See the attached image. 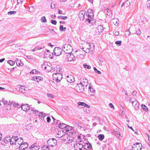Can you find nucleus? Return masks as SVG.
Returning <instances> with one entry per match:
<instances>
[{"mask_svg": "<svg viewBox=\"0 0 150 150\" xmlns=\"http://www.w3.org/2000/svg\"><path fill=\"white\" fill-rule=\"evenodd\" d=\"M30 74H38L39 73H40V72L39 71H38L36 70V69H33L31 71H30Z\"/></svg>", "mask_w": 150, "mask_h": 150, "instance_id": "obj_33", "label": "nucleus"}, {"mask_svg": "<svg viewBox=\"0 0 150 150\" xmlns=\"http://www.w3.org/2000/svg\"><path fill=\"white\" fill-rule=\"evenodd\" d=\"M63 26L62 25H60L59 26V30L61 31H63Z\"/></svg>", "mask_w": 150, "mask_h": 150, "instance_id": "obj_58", "label": "nucleus"}, {"mask_svg": "<svg viewBox=\"0 0 150 150\" xmlns=\"http://www.w3.org/2000/svg\"><path fill=\"white\" fill-rule=\"evenodd\" d=\"M28 146V144L26 142L23 143V142L21 143L20 148L22 150H24L27 148Z\"/></svg>", "mask_w": 150, "mask_h": 150, "instance_id": "obj_14", "label": "nucleus"}, {"mask_svg": "<svg viewBox=\"0 0 150 150\" xmlns=\"http://www.w3.org/2000/svg\"><path fill=\"white\" fill-rule=\"evenodd\" d=\"M16 13V11H10L8 12L7 14L9 15L15 14Z\"/></svg>", "mask_w": 150, "mask_h": 150, "instance_id": "obj_38", "label": "nucleus"}, {"mask_svg": "<svg viewBox=\"0 0 150 150\" xmlns=\"http://www.w3.org/2000/svg\"><path fill=\"white\" fill-rule=\"evenodd\" d=\"M58 18H61L62 19L65 20L67 18V16H59L58 17Z\"/></svg>", "mask_w": 150, "mask_h": 150, "instance_id": "obj_44", "label": "nucleus"}, {"mask_svg": "<svg viewBox=\"0 0 150 150\" xmlns=\"http://www.w3.org/2000/svg\"><path fill=\"white\" fill-rule=\"evenodd\" d=\"M136 32L135 33V34H137L138 35H139L141 34V32L140 30L139 29H135Z\"/></svg>", "mask_w": 150, "mask_h": 150, "instance_id": "obj_40", "label": "nucleus"}, {"mask_svg": "<svg viewBox=\"0 0 150 150\" xmlns=\"http://www.w3.org/2000/svg\"><path fill=\"white\" fill-rule=\"evenodd\" d=\"M14 137H12L10 140V144L11 145L15 144L16 145V143L14 142Z\"/></svg>", "mask_w": 150, "mask_h": 150, "instance_id": "obj_32", "label": "nucleus"}, {"mask_svg": "<svg viewBox=\"0 0 150 150\" xmlns=\"http://www.w3.org/2000/svg\"><path fill=\"white\" fill-rule=\"evenodd\" d=\"M142 147V145L141 143L137 142L132 146V150H141Z\"/></svg>", "mask_w": 150, "mask_h": 150, "instance_id": "obj_6", "label": "nucleus"}, {"mask_svg": "<svg viewBox=\"0 0 150 150\" xmlns=\"http://www.w3.org/2000/svg\"><path fill=\"white\" fill-rule=\"evenodd\" d=\"M41 21L42 22L46 23L47 22V20L45 16H43L41 18Z\"/></svg>", "mask_w": 150, "mask_h": 150, "instance_id": "obj_41", "label": "nucleus"}, {"mask_svg": "<svg viewBox=\"0 0 150 150\" xmlns=\"http://www.w3.org/2000/svg\"><path fill=\"white\" fill-rule=\"evenodd\" d=\"M34 146L33 145H31L29 147L30 149V150H35V149H34Z\"/></svg>", "mask_w": 150, "mask_h": 150, "instance_id": "obj_57", "label": "nucleus"}, {"mask_svg": "<svg viewBox=\"0 0 150 150\" xmlns=\"http://www.w3.org/2000/svg\"><path fill=\"white\" fill-rule=\"evenodd\" d=\"M66 125L63 123H60L59 125V127L60 128L62 129H64V128H65V127H66Z\"/></svg>", "mask_w": 150, "mask_h": 150, "instance_id": "obj_28", "label": "nucleus"}, {"mask_svg": "<svg viewBox=\"0 0 150 150\" xmlns=\"http://www.w3.org/2000/svg\"><path fill=\"white\" fill-rule=\"evenodd\" d=\"M79 122H73V125L75 127H78V124Z\"/></svg>", "mask_w": 150, "mask_h": 150, "instance_id": "obj_50", "label": "nucleus"}, {"mask_svg": "<svg viewBox=\"0 0 150 150\" xmlns=\"http://www.w3.org/2000/svg\"><path fill=\"white\" fill-rule=\"evenodd\" d=\"M42 149L43 150H49V146H45L42 147Z\"/></svg>", "mask_w": 150, "mask_h": 150, "instance_id": "obj_46", "label": "nucleus"}, {"mask_svg": "<svg viewBox=\"0 0 150 150\" xmlns=\"http://www.w3.org/2000/svg\"><path fill=\"white\" fill-rule=\"evenodd\" d=\"M83 66L84 68L87 69H90L91 68L90 66L88 65L86 63H85L83 64Z\"/></svg>", "mask_w": 150, "mask_h": 150, "instance_id": "obj_37", "label": "nucleus"}, {"mask_svg": "<svg viewBox=\"0 0 150 150\" xmlns=\"http://www.w3.org/2000/svg\"><path fill=\"white\" fill-rule=\"evenodd\" d=\"M147 7L150 8V0H148L146 3Z\"/></svg>", "mask_w": 150, "mask_h": 150, "instance_id": "obj_51", "label": "nucleus"}, {"mask_svg": "<svg viewBox=\"0 0 150 150\" xmlns=\"http://www.w3.org/2000/svg\"><path fill=\"white\" fill-rule=\"evenodd\" d=\"M98 138L100 141L103 140L104 138V135L103 134H100L98 136Z\"/></svg>", "mask_w": 150, "mask_h": 150, "instance_id": "obj_31", "label": "nucleus"}, {"mask_svg": "<svg viewBox=\"0 0 150 150\" xmlns=\"http://www.w3.org/2000/svg\"><path fill=\"white\" fill-rule=\"evenodd\" d=\"M77 138L78 140L80 142L79 143H82L83 142L82 141V140L81 138V136H78Z\"/></svg>", "mask_w": 150, "mask_h": 150, "instance_id": "obj_55", "label": "nucleus"}, {"mask_svg": "<svg viewBox=\"0 0 150 150\" xmlns=\"http://www.w3.org/2000/svg\"><path fill=\"white\" fill-rule=\"evenodd\" d=\"M78 78L79 80H80V83L85 86L86 87L88 84V80L84 77H81V76L78 75Z\"/></svg>", "mask_w": 150, "mask_h": 150, "instance_id": "obj_4", "label": "nucleus"}, {"mask_svg": "<svg viewBox=\"0 0 150 150\" xmlns=\"http://www.w3.org/2000/svg\"><path fill=\"white\" fill-rule=\"evenodd\" d=\"M34 146V149H35V150H38L40 149V146H37V144H33Z\"/></svg>", "mask_w": 150, "mask_h": 150, "instance_id": "obj_45", "label": "nucleus"}, {"mask_svg": "<svg viewBox=\"0 0 150 150\" xmlns=\"http://www.w3.org/2000/svg\"><path fill=\"white\" fill-rule=\"evenodd\" d=\"M109 106L110 108H111L114 109V106L112 104V103H110L109 104Z\"/></svg>", "mask_w": 150, "mask_h": 150, "instance_id": "obj_59", "label": "nucleus"}, {"mask_svg": "<svg viewBox=\"0 0 150 150\" xmlns=\"http://www.w3.org/2000/svg\"><path fill=\"white\" fill-rule=\"evenodd\" d=\"M21 108L23 111H28L30 108L29 105L28 104H22Z\"/></svg>", "mask_w": 150, "mask_h": 150, "instance_id": "obj_16", "label": "nucleus"}, {"mask_svg": "<svg viewBox=\"0 0 150 150\" xmlns=\"http://www.w3.org/2000/svg\"><path fill=\"white\" fill-rule=\"evenodd\" d=\"M122 43L121 41H117L115 42V43L119 46Z\"/></svg>", "mask_w": 150, "mask_h": 150, "instance_id": "obj_54", "label": "nucleus"}, {"mask_svg": "<svg viewBox=\"0 0 150 150\" xmlns=\"http://www.w3.org/2000/svg\"><path fill=\"white\" fill-rule=\"evenodd\" d=\"M45 115V114L43 112H40L39 113V114H38V115L39 116V118L42 119L44 118Z\"/></svg>", "mask_w": 150, "mask_h": 150, "instance_id": "obj_29", "label": "nucleus"}, {"mask_svg": "<svg viewBox=\"0 0 150 150\" xmlns=\"http://www.w3.org/2000/svg\"><path fill=\"white\" fill-rule=\"evenodd\" d=\"M47 96L50 98H54V96L52 94L50 93H47Z\"/></svg>", "mask_w": 150, "mask_h": 150, "instance_id": "obj_53", "label": "nucleus"}, {"mask_svg": "<svg viewBox=\"0 0 150 150\" xmlns=\"http://www.w3.org/2000/svg\"><path fill=\"white\" fill-rule=\"evenodd\" d=\"M129 101L131 102L132 104L134 103L135 101L137 100L134 98H129Z\"/></svg>", "mask_w": 150, "mask_h": 150, "instance_id": "obj_36", "label": "nucleus"}, {"mask_svg": "<svg viewBox=\"0 0 150 150\" xmlns=\"http://www.w3.org/2000/svg\"><path fill=\"white\" fill-rule=\"evenodd\" d=\"M86 87L80 83H78L76 86V90L78 92H82L84 91V89Z\"/></svg>", "mask_w": 150, "mask_h": 150, "instance_id": "obj_5", "label": "nucleus"}, {"mask_svg": "<svg viewBox=\"0 0 150 150\" xmlns=\"http://www.w3.org/2000/svg\"><path fill=\"white\" fill-rule=\"evenodd\" d=\"M15 105H16L15 106L16 107H17L18 108L21 107V105H20L19 104H18V103L15 104Z\"/></svg>", "mask_w": 150, "mask_h": 150, "instance_id": "obj_63", "label": "nucleus"}, {"mask_svg": "<svg viewBox=\"0 0 150 150\" xmlns=\"http://www.w3.org/2000/svg\"><path fill=\"white\" fill-rule=\"evenodd\" d=\"M7 63L11 66L15 64V62L12 60H9L7 61Z\"/></svg>", "mask_w": 150, "mask_h": 150, "instance_id": "obj_39", "label": "nucleus"}, {"mask_svg": "<svg viewBox=\"0 0 150 150\" xmlns=\"http://www.w3.org/2000/svg\"><path fill=\"white\" fill-rule=\"evenodd\" d=\"M142 108L144 110H145V111H148V108L147 106L144 105H142Z\"/></svg>", "mask_w": 150, "mask_h": 150, "instance_id": "obj_34", "label": "nucleus"}, {"mask_svg": "<svg viewBox=\"0 0 150 150\" xmlns=\"http://www.w3.org/2000/svg\"><path fill=\"white\" fill-rule=\"evenodd\" d=\"M43 79V78L42 77L39 76H34L32 79V80L36 81L38 83L40 81H42Z\"/></svg>", "mask_w": 150, "mask_h": 150, "instance_id": "obj_18", "label": "nucleus"}, {"mask_svg": "<svg viewBox=\"0 0 150 150\" xmlns=\"http://www.w3.org/2000/svg\"><path fill=\"white\" fill-rule=\"evenodd\" d=\"M97 30L99 33L102 32L103 30V27L102 25H99L97 28Z\"/></svg>", "mask_w": 150, "mask_h": 150, "instance_id": "obj_27", "label": "nucleus"}, {"mask_svg": "<svg viewBox=\"0 0 150 150\" xmlns=\"http://www.w3.org/2000/svg\"><path fill=\"white\" fill-rule=\"evenodd\" d=\"M75 150H82L83 147L82 143H77L74 146Z\"/></svg>", "mask_w": 150, "mask_h": 150, "instance_id": "obj_10", "label": "nucleus"}, {"mask_svg": "<svg viewBox=\"0 0 150 150\" xmlns=\"http://www.w3.org/2000/svg\"><path fill=\"white\" fill-rule=\"evenodd\" d=\"M51 22L52 24L54 25H56L57 23V21L56 20H52L51 21Z\"/></svg>", "mask_w": 150, "mask_h": 150, "instance_id": "obj_56", "label": "nucleus"}, {"mask_svg": "<svg viewBox=\"0 0 150 150\" xmlns=\"http://www.w3.org/2000/svg\"><path fill=\"white\" fill-rule=\"evenodd\" d=\"M44 66H45L44 69L48 71H50L52 69V67H51V64L50 62L47 63L46 64H44L42 66V67H43Z\"/></svg>", "mask_w": 150, "mask_h": 150, "instance_id": "obj_12", "label": "nucleus"}, {"mask_svg": "<svg viewBox=\"0 0 150 150\" xmlns=\"http://www.w3.org/2000/svg\"><path fill=\"white\" fill-rule=\"evenodd\" d=\"M12 137H14V142L16 143V144H17V141L18 140H18H20V141H22V142H23V139L21 138H17V137H16L15 136H13Z\"/></svg>", "mask_w": 150, "mask_h": 150, "instance_id": "obj_30", "label": "nucleus"}, {"mask_svg": "<svg viewBox=\"0 0 150 150\" xmlns=\"http://www.w3.org/2000/svg\"><path fill=\"white\" fill-rule=\"evenodd\" d=\"M54 70H56V73L54 74H57V73H61V70L62 69L60 68L59 66H57L55 68H54Z\"/></svg>", "mask_w": 150, "mask_h": 150, "instance_id": "obj_24", "label": "nucleus"}, {"mask_svg": "<svg viewBox=\"0 0 150 150\" xmlns=\"http://www.w3.org/2000/svg\"><path fill=\"white\" fill-rule=\"evenodd\" d=\"M130 4V1L128 0L125 3H124L122 5L121 7H122L124 5L126 7H127Z\"/></svg>", "mask_w": 150, "mask_h": 150, "instance_id": "obj_26", "label": "nucleus"}, {"mask_svg": "<svg viewBox=\"0 0 150 150\" xmlns=\"http://www.w3.org/2000/svg\"><path fill=\"white\" fill-rule=\"evenodd\" d=\"M111 21L115 25H117L119 23V20L117 18H113L112 19Z\"/></svg>", "mask_w": 150, "mask_h": 150, "instance_id": "obj_23", "label": "nucleus"}, {"mask_svg": "<svg viewBox=\"0 0 150 150\" xmlns=\"http://www.w3.org/2000/svg\"><path fill=\"white\" fill-rule=\"evenodd\" d=\"M16 89L17 90L23 93H26L28 90L27 88H25L24 86L22 85H18Z\"/></svg>", "mask_w": 150, "mask_h": 150, "instance_id": "obj_7", "label": "nucleus"}, {"mask_svg": "<svg viewBox=\"0 0 150 150\" xmlns=\"http://www.w3.org/2000/svg\"><path fill=\"white\" fill-rule=\"evenodd\" d=\"M59 121V120H57L56 119H55L53 121L54 123V125H57V124L58 122Z\"/></svg>", "mask_w": 150, "mask_h": 150, "instance_id": "obj_61", "label": "nucleus"}, {"mask_svg": "<svg viewBox=\"0 0 150 150\" xmlns=\"http://www.w3.org/2000/svg\"><path fill=\"white\" fill-rule=\"evenodd\" d=\"M92 21L91 22V24H93L95 23L96 22V20L95 19H92L91 20Z\"/></svg>", "mask_w": 150, "mask_h": 150, "instance_id": "obj_64", "label": "nucleus"}, {"mask_svg": "<svg viewBox=\"0 0 150 150\" xmlns=\"http://www.w3.org/2000/svg\"><path fill=\"white\" fill-rule=\"evenodd\" d=\"M92 147L91 145V144L89 142L85 143L83 145V148L86 150H88V149H90Z\"/></svg>", "mask_w": 150, "mask_h": 150, "instance_id": "obj_19", "label": "nucleus"}, {"mask_svg": "<svg viewBox=\"0 0 150 150\" xmlns=\"http://www.w3.org/2000/svg\"><path fill=\"white\" fill-rule=\"evenodd\" d=\"M72 127L70 126L69 125H66V127H65V128L68 129H71V128Z\"/></svg>", "mask_w": 150, "mask_h": 150, "instance_id": "obj_60", "label": "nucleus"}, {"mask_svg": "<svg viewBox=\"0 0 150 150\" xmlns=\"http://www.w3.org/2000/svg\"><path fill=\"white\" fill-rule=\"evenodd\" d=\"M52 76L53 79L56 82H59L62 78V75L61 73L54 74Z\"/></svg>", "mask_w": 150, "mask_h": 150, "instance_id": "obj_2", "label": "nucleus"}, {"mask_svg": "<svg viewBox=\"0 0 150 150\" xmlns=\"http://www.w3.org/2000/svg\"><path fill=\"white\" fill-rule=\"evenodd\" d=\"M85 12L83 11H81L79 14V17L80 19H83L84 18Z\"/></svg>", "mask_w": 150, "mask_h": 150, "instance_id": "obj_22", "label": "nucleus"}, {"mask_svg": "<svg viewBox=\"0 0 150 150\" xmlns=\"http://www.w3.org/2000/svg\"><path fill=\"white\" fill-rule=\"evenodd\" d=\"M83 126L84 125L83 124L79 122L78 124V127H77L76 128H78L79 129H81L83 128Z\"/></svg>", "mask_w": 150, "mask_h": 150, "instance_id": "obj_35", "label": "nucleus"}, {"mask_svg": "<svg viewBox=\"0 0 150 150\" xmlns=\"http://www.w3.org/2000/svg\"><path fill=\"white\" fill-rule=\"evenodd\" d=\"M132 105L135 110H137L139 109V103L137 100L134 101V103L132 104Z\"/></svg>", "mask_w": 150, "mask_h": 150, "instance_id": "obj_20", "label": "nucleus"}, {"mask_svg": "<svg viewBox=\"0 0 150 150\" xmlns=\"http://www.w3.org/2000/svg\"><path fill=\"white\" fill-rule=\"evenodd\" d=\"M33 111V112H34V114H35L36 115H38V114H39V112L38 110H35V109H34V110H33V111Z\"/></svg>", "mask_w": 150, "mask_h": 150, "instance_id": "obj_52", "label": "nucleus"}, {"mask_svg": "<svg viewBox=\"0 0 150 150\" xmlns=\"http://www.w3.org/2000/svg\"><path fill=\"white\" fill-rule=\"evenodd\" d=\"M79 105H82L84 106L85 103L83 102H79L77 103Z\"/></svg>", "mask_w": 150, "mask_h": 150, "instance_id": "obj_49", "label": "nucleus"}, {"mask_svg": "<svg viewBox=\"0 0 150 150\" xmlns=\"http://www.w3.org/2000/svg\"><path fill=\"white\" fill-rule=\"evenodd\" d=\"M62 50L66 54L71 53L73 50V48L70 45L64 44L62 46Z\"/></svg>", "mask_w": 150, "mask_h": 150, "instance_id": "obj_1", "label": "nucleus"}, {"mask_svg": "<svg viewBox=\"0 0 150 150\" xmlns=\"http://www.w3.org/2000/svg\"><path fill=\"white\" fill-rule=\"evenodd\" d=\"M62 49L58 47H55L53 53H52V55L54 54L56 56H59L62 53Z\"/></svg>", "mask_w": 150, "mask_h": 150, "instance_id": "obj_3", "label": "nucleus"}, {"mask_svg": "<svg viewBox=\"0 0 150 150\" xmlns=\"http://www.w3.org/2000/svg\"><path fill=\"white\" fill-rule=\"evenodd\" d=\"M44 55L45 57H50L51 59L53 58L52 56L51 57L52 53H51L49 50H47L44 52Z\"/></svg>", "mask_w": 150, "mask_h": 150, "instance_id": "obj_15", "label": "nucleus"}, {"mask_svg": "<svg viewBox=\"0 0 150 150\" xmlns=\"http://www.w3.org/2000/svg\"><path fill=\"white\" fill-rule=\"evenodd\" d=\"M93 10L91 9H89L87 11V13H90L92 14H93Z\"/></svg>", "mask_w": 150, "mask_h": 150, "instance_id": "obj_47", "label": "nucleus"}, {"mask_svg": "<svg viewBox=\"0 0 150 150\" xmlns=\"http://www.w3.org/2000/svg\"><path fill=\"white\" fill-rule=\"evenodd\" d=\"M66 79L68 82L72 83L74 81V78L73 76H66Z\"/></svg>", "mask_w": 150, "mask_h": 150, "instance_id": "obj_17", "label": "nucleus"}, {"mask_svg": "<svg viewBox=\"0 0 150 150\" xmlns=\"http://www.w3.org/2000/svg\"><path fill=\"white\" fill-rule=\"evenodd\" d=\"M47 121L48 122H50L51 120V119L49 117H47Z\"/></svg>", "mask_w": 150, "mask_h": 150, "instance_id": "obj_62", "label": "nucleus"}, {"mask_svg": "<svg viewBox=\"0 0 150 150\" xmlns=\"http://www.w3.org/2000/svg\"><path fill=\"white\" fill-rule=\"evenodd\" d=\"M15 61L17 65L18 66H22L23 64L21 62V61L19 60L18 59H16Z\"/></svg>", "mask_w": 150, "mask_h": 150, "instance_id": "obj_25", "label": "nucleus"}, {"mask_svg": "<svg viewBox=\"0 0 150 150\" xmlns=\"http://www.w3.org/2000/svg\"><path fill=\"white\" fill-rule=\"evenodd\" d=\"M7 101L5 100L4 98H2L1 102L3 103L4 105H6Z\"/></svg>", "mask_w": 150, "mask_h": 150, "instance_id": "obj_48", "label": "nucleus"}, {"mask_svg": "<svg viewBox=\"0 0 150 150\" xmlns=\"http://www.w3.org/2000/svg\"><path fill=\"white\" fill-rule=\"evenodd\" d=\"M93 69L96 73H97V74H101V72H100L98 70L96 67H94L93 68Z\"/></svg>", "mask_w": 150, "mask_h": 150, "instance_id": "obj_43", "label": "nucleus"}, {"mask_svg": "<svg viewBox=\"0 0 150 150\" xmlns=\"http://www.w3.org/2000/svg\"><path fill=\"white\" fill-rule=\"evenodd\" d=\"M45 48V46L43 45L38 46L36 47L33 49L31 51L33 52L37 50H40L41 49H43Z\"/></svg>", "mask_w": 150, "mask_h": 150, "instance_id": "obj_21", "label": "nucleus"}, {"mask_svg": "<svg viewBox=\"0 0 150 150\" xmlns=\"http://www.w3.org/2000/svg\"><path fill=\"white\" fill-rule=\"evenodd\" d=\"M67 54H66V56L67 58V61L70 62L74 60L75 57L74 56L73 54L71 53Z\"/></svg>", "mask_w": 150, "mask_h": 150, "instance_id": "obj_11", "label": "nucleus"}, {"mask_svg": "<svg viewBox=\"0 0 150 150\" xmlns=\"http://www.w3.org/2000/svg\"><path fill=\"white\" fill-rule=\"evenodd\" d=\"M89 47L88 48H87L85 50H83V49H84V47L82 48V49L83 51H84L87 53H88L91 51H93V50L94 49V45L93 44H89Z\"/></svg>", "mask_w": 150, "mask_h": 150, "instance_id": "obj_9", "label": "nucleus"}, {"mask_svg": "<svg viewBox=\"0 0 150 150\" xmlns=\"http://www.w3.org/2000/svg\"><path fill=\"white\" fill-rule=\"evenodd\" d=\"M115 135L117 137V138H119L120 136V132H115L114 133Z\"/></svg>", "mask_w": 150, "mask_h": 150, "instance_id": "obj_42", "label": "nucleus"}, {"mask_svg": "<svg viewBox=\"0 0 150 150\" xmlns=\"http://www.w3.org/2000/svg\"><path fill=\"white\" fill-rule=\"evenodd\" d=\"M92 85L90 83L88 86V92L89 94L91 96H93L94 95L95 91L93 88Z\"/></svg>", "mask_w": 150, "mask_h": 150, "instance_id": "obj_13", "label": "nucleus"}, {"mask_svg": "<svg viewBox=\"0 0 150 150\" xmlns=\"http://www.w3.org/2000/svg\"><path fill=\"white\" fill-rule=\"evenodd\" d=\"M57 143V140L54 138L50 139L48 141L47 144L50 146H53L56 145Z\"/></svg>", "mask_w": 150, "mask_h": 150, "instance_id": "obj_8", "label": "nucleus"}]
</instances>
